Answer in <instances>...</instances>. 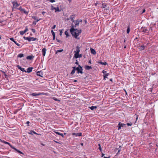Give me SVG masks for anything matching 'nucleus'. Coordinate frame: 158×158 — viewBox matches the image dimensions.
<instances>
[{
    "instance_id": "f257e3e1",
    "label": "nucleus",
    "mask_w": 158,
    "mask_h": 158,
    "mask_svg": "<svg viewBox=\"0 0 158 158\" xmlns=\"http://www.w3.org/2000/svg\"><path fill=\"white\" fill-rule=\"evenodd\" d=\"M70 32L73 36L75 38H77V36L79 35V31L77 29H74L73 27L71 28Z\"/></svg>"
},
{
    "instance_id": "f03ea898",
    "label": "nucleus",
    "mask_w": 158,
    "mask_h": 158,
    "mask_svg": "<svg viewBox=\"0 0 158 158\" xmlns=\"http://www.w3.org/2000/svg\"><path fill=\"white\" fill-rule=\"evenodd\" d=\"M87 22L86 19L80 20V24H81V27L85 28L86 27V24Z\"/></svg>"
},
{
    "instance_id": "7ed1b4c3",
    "label": "nucleus",
    "mask_w": 158,
    "mask_h": 158,
    "mask_svg": "<svg viewBox=\"0 0 158 158\" xmlns=\"http://www.w3.org/2000/svg\"><path fill=\"white\" fill-rule=\"evenodd\" d=\"M76 51H74L75 53L74 57L76 58H77L79 57V46L77 45L76 48Z\"/></svg>"
},
{
    "instance_id": "20e7f679",
    "label": "nucleus",
    "mask_w": 158,
    "mask_h": 158,
    "mask_svg": "<svg viewBox=\"0 0 158 158\" xmlns=\"http://www.w3.org/2000/svg\"><path fill=\"white\" fill-rule=\"evenodd\" d=\"M79 129V128L78 127H77L76 129V130L74 131V132L72 133V135L73 137L79 136V133H78V131Z\"/></svg>"
},
{
    "instance_id": "39448f33",
    "label": "nucleus",
    "mask_w": 158,
    "mask_h": 158,
    "mask_svg": "<svg viewBox=\"0 0 158 158\" xmlns=\"http://www.w3.org/2000/svg\"><path fill=\"white\" fill-rule=\"evenodd\" d=\"M73 69L72 70L71 73V74L73 75L75 71L76 70L77 71V73H79V65H78L77 67V68L76 67H73Z\"/></svg>"
},
{
    "instance_id": "423d86ee",
    "label": "nucleus",
    "mask_w": 158,
    "mask_h": 158,
    "mask_svg": "<svg viewBox=\"0 0 158 158\" xmlns=\"http://www.w3.org/2000/svg\"><path fill=\"white\" fill-rule=\"evenodd\" d=\"M141 30L142 32L145 33H148L149 32L148 30L145 27H141Z\"/></svg>"
},
{
    "instance_id": "0eeeda50",
    "label": "nucleus",
    "mask_w": 158,
    "mask_h": 158,
    "mask_svg": "<svg viewBox=\"0 0 158 158\" xmlns=\"http://www.w3.org/2000/svg\"><path fill=\"white\" fill-rule=\"evenodd\" d=\"M126 124L124 123H121V122H119L118 125V130H120L122 127H123L125 126Z\"/></svg>"
},
{
    "instance_id": "6e6552de",
    "label": "nucleus",
    "mask_w": 158,
    "mask_h": 158,
    "mask_svg": "<svg viewBox=\"0 0 158 158\" xmlns=\"http://www.w3.org/2000/svg\"><path fill=\"white\" fill-rule=\"evenodd\" d=\"M12 4L15 8H16L20 5L16 1L13 2H12Z\"/></svg>"
},
{
    "instance_id": "1a4fd4ad",
    "label": "nucleus",
    "mask_w": 158,
    "mask_h": 158,
    "mask_svg": "<svg viewBox=\"0 0 158 158\" xmlns=\"http://www.w3.org/2000/svg\"><path fill=\"white\" fill-rule=\"evenodd\" d=\"M28 31V28L27 27H26L25 28V29L24 31H21L19 32L20 34L21 35H23L24 34H25L27 31Z\"/></svg>"
},
{
    "instance_id": "9d476101",
    "label": "nucleus",
    "mask_w": 158,
    "mask_h": 158,
    "mask_svg": "<svg viewBox=\"0 0 158 158\" xmlns=\"http://www.w3.org/2000/svg\"><path fill=\"white\" fill-rule=\"evenodd\" d=\"M36 74L37 76L43 77V73L42 71H38L37 72Z\"/></svg>"
},
{
    "instance_id": "9b49d317",
    "label": "nucleus",
    "mask_w": 158,
    "mask_h": 158,
    "mask_svg": "<svg viewBox=\"0 0 158 158\" xmlns=\"http://www.w3.org/2000/svg\"><path fill=\"white\" fill-rule=\"evenodd\" d=\"M17 68L19 69H20L22 71L26 73V71L25 70L24 68H22L19 65L17 66Z\"/></svg>"
},
{
    "instance_id": "f8f14e48",
    "label": "nucleus",
    "mask_w": 158,
    "mask_h": 158,
    "mask_svg": "<svg viewBox=\"0 0 158 158\" xmlns=\"http://www.w3.org/2000/svg\"><path fill=\"white\" fill-rule=\"evenodd\" d=\"M10 40L11 41H13L14 42L15 44L18 46L19 47L20 46V44L19 43H17L14 40V39L13 38H10Z\"/></svg>"
},
{
    "instance_id": "ddd939ff",
    "label": "nucleus",
    "mask_w": 158,
    "mask_h": 158,
    "mask_svg": "<svg viewBox=\"0 0 158 158\" xmlns=\"http://www.w3.org/2000/svg\"><path fill=\"white\" fill-rule=\"evenodd\" d=\"M46 51L47 50L45 48H44L42 49V52L43 56H45Z\"/></svg>"
},
{
    "instance_id": "4468645a",
    "label": "nucleus",
    "mask_w": 158,
    "mask_h": 158,
    "mask_svg": "<svg viewBox=\"0 0 158 158\" xmlns=\"http://www.w3.org/2000/svg\"><path fill=\"white\" fill-rule=\"evenodd\" d=\"M33 69V68L32 67H29L27 69V71H26V72L27 73H30L31 72L32 70V69Z\"/></svg>"
},
{
    "instance_id": "2eb2a0df",
    "label": "nucleus",
    "mask_w": 158,
    "mask_h": 158,
    "mask_svg": "<svg viewBox=\"0 0 158 158\" xmlns=\"http://www.w3.org/2000/svg\"><path fill=\"white\" fill-rule=\"evenodd\" d=\"M2 143H3L5 144H8L12 148L14 147V146H13L10 143L4 140H3Z\"/></svg>"
},
{
    "instance_id": "dca6fc26",
    "label": "nucleus",
    "mask_w": 158,
    "mask_h": 158,
    "mask_svg": "<svg viewBox=\"0 0 158 158\" xmlns=\"http://www.w3.org/2000/svg\"><path fill=\"white\" fill-rule=\"evenodd\" d=\"M12 148L13 149H14L15 151H16L18 153H19V154H23V155L24 154L23 152H21L20 151L18 150L16 148H15L14 147Z\"/></svg>"
},
{
    "instance_id": "f3484780",
    "label": "nucleus",
    "mask_w": 158,
    "mask_h": 158,
    "mask_svg": "<svg viewBox=\"0 0 158 158\" xmlns=\"http://www.w3.org/2000/svg\"><path fill=\"white\" fill-rule=\"evenodd\" d=\"M102 73L103 74V75H105L107 77L109 75V73H107L106 71L104 70H103L102 71Z\"/></svg>"
},
{
    "instance_id": "a211bd4d",
    "label": "nucleus",
    "mask_w": 158,
    "mask_h": 158,
    "mask_svg": "<svg viewBox=\"0 0 158 158\" xmlns=\"http://www.w3.org/2000/svg\"><path fill=\"white\" fill-rule=\"evenodd\" d=\"M29 39L30 40H29L28 41L30 42L31 41H34L37 39V38L29 36Z\"/></svg>"
},
{
    "instance_id": "6ab92c4d",
    "label": "nucleus",
    "mask_w": 158,
    "mask_h": 158,
    "mask_svg": "<svg viewBox=\"0 0 158 158\" xmlns=\"http://www.w3.org/2000/svg\"><path fill=\"white\" fill-rule=\"evenodd\" d=\"M91 53L93 55L96 54V52L95 50L93 48H91L90 49Z\"/></svg>"
},
{
    "instance_id": "aec40b11",
    "label": "nucleus",
    "mask_w": 158,
    "mask_h": 158,
    "mask_svg": "<svg viewBox=\"0 0 158 158\" xmlns=\"http://www.w3.org/2000/svg\"><path fill=\"white\" fill-rule=\"evenodd\" d=\"M41 94V93H32L31 94V95L32 96H39Z\"/></svg>"
},
{
    "instance_id": "412c9836",
    "label": "nucleus",
    "mask_w": 158,
    "mask_h": 158,
    "mask_svg": "<svg viewBox=\"0 0 158 158\" xmlns=\"http://www.w3.org/2000/svg\"><path fill=\"white\" fill-rule=\"evenodd\" d=\"M145 47L146 46L143 45H141V46L139 47V49L140 50L142 51L144 50L145 49Z\"/></svg>"
},
{
    "instance_id": "4be33fe9",
    "label": "nucleus",
    "mask_w": 158,
    "mask_h": 158,
    "mask_svg": "<svg viewBox=\"0 0 158 158\" xmlns=\"http://www.w3.org/2000/svg\"><path fill=\"white\" fill-rule=\"evenodd\" d=\"M92 67L91 66H89L88 65H85V69L87 70H89L91 69H92Z\"/></svg>"
},
{
    "instance_id": "5701e85b",
    "label": "nucleus",
    "mask_w": 158,
    "mask_h": 158,
    "mask_svg": "<svg viewBox=\"0 0 158 158\" xmlns=\"http://www.w3.org/2000/svg\"><path fill=\"white\" fill-rule=\"evenodd\" d=\"M34 56H28L27 57V60H31L33 59Z\"/></svg>"
},
{
    "instance_id": "b1692460",
    "label": "nucleus",
    "mask_w": 158,
    "mask_h": 158,
    "mask_svg": "<svg viewBox=\"0 0 158 158\" xmlns=\"http://www.w3.org/2000/svg\"><path fill=\"white\" fill-rule=\"evenodd\" d=\"M102 5V8H106V10H108L109 7H107L106 5L105 4L103 3Z\"/></svg>"
},
{
    "instance_id": "393cba45",
    "label": "nucleus",
    "mask_w": 158,
    "mask_h": 158,
    "mask_svg": "<svg viewBox=\"0 0 158 158\" xmlns=\"http://www.w3.org/2000/svg\"><path fill=\"white\" fill-rule=\"evenodd\" d=\"M89 108L92 110H94L97 108L96 106H91V107H89Z\"/></svg>"
},
{
    "instance_id": "a878e982",
    "label": "nucleus",
    "mask_w": 158,
    "mask_h": 158,
    "mask_svg": "<svg viewBox=\"0 0 158 158\" xmlns=\"http://www.w3.org/2000/svg\"><path fill=\"white\" fill-rule=\"evenodd\" d=\"M28 133L29 134L31 135H33L34 134H37L35 132L32 130L30 131V132Z\"/></svg>"
},
{
    "instance_id": "bb28decb",
    "label": "nucleus",
    "mask_w": 158,
    "mask_h": 158,
    "mask_svg": "<svg viewBox=\"0 0 158 158\" xmlns=\"http://www.w3.org/2000/svg\"><path fill=\"white\" fill-rule=\"evenodd\" d=\"M99 64H101L102 65H107V64L106 62H99Z\"/></svg>"
},
{
    "instance_id": "cd10ccee",
    "label": "nucleus",
    "mask_w": 158,
    "mask_h": 158,
    "mask_svg": "<svg viewBox=\"0 0 158 158\" xmlns=\"http://www.w3.org/2000/svg\"><path fill=\"white\" fill-rule=\"evenodd\" d=\"M55 133L57 134H58V135L61 136L63 137H64V135L62 133H60L58 132H55Z\"/></svg>"
},
{
    "instance_id": "c85d7f7f",
    "label": "nucleus",
    "mask_w": 158,
    "mask_h": 158,
    "mask_svg": "<svg viewBox=\"0 0 158 158\" xmlns=\"http://www.w3.org/2000/svg\"><path fill=\"white\" fill-rule=\"evenodd\" d=\"M32 18L34 20H36V21L37 22L40 20V19H38L37 17H36L35 16H32Z\"/></svg>"
},
{
    "instance_id": "c756f323",
    "label": "nucleus",
    "mask_w": 158,
    "mask_h": 158,
    "mask_svg": "<svg viewBox=\"0 0 158 158\" xmlns=\"http://www.w3.org/2000/svg\"><path fill=\"white\" fill-rule=\"evenodd\" d=\"M23 56H24V55H23V54H22V53L19 54L18 56V57H19V58H21V57H23Z\"/></svg>"
},
{
    "instance_id": "7c9ffc66",
    "label": "nucleus",
    "mask_w": 158,
    "mask_h": 158,
    "mask_svg": "<svg viewBox=\"0 0 158 158\" xmlns=\"http://www.w3.org/2000/svg\"><path fill=\"white\" fill-rule=\"evenodd\" d=\"M55 12H56L57 11L60 12L61 10L59 9V8L58 7H55Z\"/></svg>"
},
{
    "instance_id": "2f4dec72",
    "label": "nucleus",
    "mask_w": 158,
    "mask_h": 158,
    "mask_svg": "<svg viewBox=\"0 0 158 158\" xmlns=\"http://www.w3.org/2000/svg\"><path fill=\"white\" fill-rule=\"evenodd\" d=\"M83 69L81 67L80 65V73L82 74L83 73Z\"/></svg>"
},
{
    "instance_id": "473e14b6",
    "label": "nucleus",
    "mask_w": 158,
    "mask_h": 158,
    "mask_svg": "<svg viewBox=\"0 0 158 158\" xmlns=\"http://www.w3.org/2000/svg\"><path fill=\"white\" fill-rule=\"evenodd\" d=\"M65 34L66 35V37H68L69 36V32L68 31H66L65 32Z\"/></svg>"
},
{
    "instance_id": "72a5a7b5",
    "label": "nucleus",
    "mask_w": 158,
    "mask_h": 158,
    "mask_svg": "<svg viewBox=\"0 0 158 158\" xmlns=\"http://www.w3.org/2000/svg\"><path fill=\"white\" fill-rule=\"evenodd\" d=\"M130 31V28L129 27H127V34H129V33Z\"/></svg>"
},
{
    "instance_id": "f704fd0d",
    "label": "nucleus",
    "mask_w": 158,
    "mask_h": 158,
    "mask_svg": "<svg viewBox=\"0 0 158 158\" xmlns=\"http://www.w3.org/2000/svg\"><path fill=\"white\" fill-rule=\"evenodd\" d=\"M53 99L55 101H58V102H60V100L58 99L57 98H55L53 97Z\"/></svg>"
},
{
    "instance_id": "c9c22d12",
    "label": "nucleus",
    "mask_w": 158,
    "mask_h": 158,
    "mask_svg": "<svg viewBox=\"0 0 158 158\" xmlns=\"http://www.w3.org/2000/svg\"><path fill=\"white\" fill-rule=\"evenodd\" d=\"M63 49L60 50H58L56 51V54H57L58 52H62L63 51Z\"/></svg>"
},
{
    "instance_id": "e433bc0d",
    "label": "nucleus",
    "mask_w": 158,
    "mask_h": 158,
    "mask_svg": "<svg viewBox=\"0 0 158 158\" xmlns=\"http://www.w3.org/2000/svg\"><path fill=\"white\" fill-rule=\"evenodd\" d=\"M23 38L25 40H30L29 39V37H26L24 36V37H23Z\"/></svg>"
},
{
    "instance_id": "4c0bfd02",
    "label": "nucleus",
    "mask_w": 158,
    "mask_h": 158,
    "mask_svg": "<svg viewBox=\"0 0 158 158\" xmlns=\"http://www.w3.org/2000/svg\"><path fill=\"white\" fill-rule=\"evenodd\" d=\"M18 9L21 11H23V9L21 6Z\"/></svg>"
},
{
    "instance_id": "58836bf2",
    "label": "nucleus",
    "mask_w": 158,
    "mask_h": 158,
    "mask_svg": "<svg viewBox=\"0 0 158 158\" xmlns=\"http://www.w3.org/2000/svg\"><path fill=\"white\" fill-rule=\"evenodd\" d=\"M132 124L131 122H130V123H127V125L128 126H131L132 125Z\"/></svg>"
},
{
    "instance_id": "ea45409f",
    "label": "nucleus",
    "mask_w": 158,
    "mask_h": 158,
    "mask_svg": "<svg viewBox=\"0 0 158 158\" xmlns=\"http://www.w3.org/2000/svg\"><path fill=\"white\" fill-rule=\"evenodd\" d=\"M51 10H55V7H54L53 6H51Z\"/></svg>"
},
{
    "instance_id": "a19ab883",
    "label": "nucleus",
    "mask_w": 158,
    "mask_h": 158,
    "mask_svg": "<svg viewBox=\"0 0 158 158\" xmlns=\"http://www.w3.org/2000/svg\"><path fill=\"white\" fill-rule=\"evenodd\" d=\"M51 33H52L53 36L55 35V33L53 31V30H51Z\"/></svg>"
},
{
    "instance_id": "79ce46f5",
    "label": "nucleus",
    "mask_w": 158,
    "mask_h": 158,
    "mask_svg": "<svg viewBox=\"0 0 158 158\" xmlns=\"http://www.w3.org/2000/svg\"><path fill=\"white\" fill-rule=\"evenodd\" d=\"M23 11L25 14H26L27 15L28 14V12L26 11L24 9H23Z\"/></svg>"
},
{
    "instance_id": "37998d69",
    "label": "nucleus",
    "mask_w": 158,
    "mask_h": 158,
    "mask_svg": "<svg viewBox=\"0 0 158 158\" xmlns=\"http://www.w3.org/2000/svg\"><path fill=\"white\" fill-rule=\"evenodd\" d=\"M98 145L99 147V150H100V151H102V148H101V145H100V144H98Z\"/></svg>"
},
{
    "instance_id": "c03bdc74",
    "label": "nucleus",
    "mask_w": 158,
    "mask_h": 158,
    "mask_svg": "<svg viewBox=\"0 0 158 158\" xmlns=\"http://www.w3.org/2000/svg\"><path fill=\"white\" fill-rule=\"evenodd\" d=\"M72 16H71L70 17V18L69 19H70L71 21H73V22H74L73 21V18H72Z\"/></svg>"
},
{
    "instance_id": "a18cd8bd",
    "label": "nucleus",
    "mask_w": 158,
    "mask_h": 158,
    "mask_svg": "<svg viewBox=\"0 0 158 158\" xmlns=\"http://www.w3.org/2000/svg\"><path fill=\"white\" fill-rule=\"evenodd\" d=\"M62 34V30H60V35H61Z\"/></svg>"
},
{
    "instance_id": "49530a36",
    "label": "nucleus",
    "mask_w": 158,
    "mask_h": 158,
    "mask_svg": "<svg viewBox=\"0 0 158 158\" xmlns=\"http://www.w3.org/2000/svg\"><path fill=\"white\" fill-rule=\"evenodd\" d=\"M37 21H33L32 23V24L34 25H35L36 24Z\"/></svg>"
},
{
    "instance_id": "de8ad7c7",
    "label": "nucleus",
    "mask_w": 158,
    "mask_h": 158,
    "mask_svg": "<svg viewBox=\"0 0 158 158\" xmlns=\"http://www.w3.org/2000/svg\"><path fill=\"white\" fill-rule=\"evenodd\" d=\"M31 31L34 33H35V30L34 29H31Z\"/></svg>"
},
{
    "instance_id": "09e8293b",
    "label": "nucleus",
    "mask_w": 158,
    "mask_h": 158,
    "mask_svg": "<svg viewBox=\"0 0 158 158\" xmlns=\"http://www.w3.org/2000/svg\"><path fill=\"white\" fill-rule=\"evenodd\" d=\"M51 2H55V0H49Z\"/></svg>"
},
{
    "instance_id": "8fccbe9b",
    "label": "nucleus",
    "mask_w": 158,
    "mask_h": 158,
    "mask_svg": "<svg viewBox=\"0 0 158 158\" xmlns=\"http://www.w3.org/2000/svg\"><path fill=\"white\" fill-rule=\"evenodd\" d=\"M56 40H57V41L58 42H59V43H61V41L57 39V38L56 39Z\"/></svg>"
},
{
    "instance_id": "3c124183",
    "label": "nucleus",
    "mask_w": 158,
    "mask_h": 158,
    "mask_svg": "<svg viewBox=\"0 0 158 158\" xmlns=\"http://www.w3.org/2000/svg\"><path fill=\"white\" fill-rule=\"evenodd\" d=\"M4 75L5 76V78H7V75L5 73Z\"/></svg>"
},
{
    "instance_id": "603ef678",
    "label": "nucleus",
    "mask_w": 158,
    "mask_h": 158,
    "mask_svg": "<svg viewBox=\"0 0 158 158\" xmlns=\"http://www.w3.org/2000/svg\"><path fill=\"white\" fill-rule=\"evenodd\" d=\"M56 27V25H54L53 27H52V29H55Z\"/></svg>"
},
{
    "instance_id": "864d4df0",
    "label": "nucleus",
    "mask_w": 158,
    "mask_h": 158,
    "mask_svg": "<svg viewBox=\"0 0 158 158\" xmlns=\"http://www.w3.org/2000/svg\"><path fill=\"white\" fill-rule=\"evenodd\" d=\"M103 77H104V79L105 80H106V78H107V76H105V75H103Z\"/></svg>"
},
{
    "instance_id": "5fc2aeb1",
    "label": "nucleus",
    "mask_w": 158,
    "mask_h": 158,
    "mask_svg": "<svg viewBox=\"0 0 158 158\" xmlns=\"http://www.w3.org/2000/svg\"><path fill=\"white\" fill-rule=\"evenodd\" d=\"M75 64H78V61H77V60H76V62H75Z\"/></svg>"
},
{
    "instance_id": "6e6d98bb",
    "label": "nucleus",
    "mask_w": 158,
    "mask_h": 158,
    "mask_svg": "<svg viewBox=\"0 0 158 158\" xmlns=\"http://www.w3.org/2000/svg\"><path fill=\"white\" fill-rule=\"evenodd\" d=\"M145 9H143V12H142V13H143L145 12Z\"/></svg>"
},
{
    "instance_id": "4d7b16f0",
    "label": "nucleus",
    "mask_w": 158,
    "mask_h": 158,
    "mask_svg": "<svg viewBox=\"0 0 158 158\" xmlns=\"http://www.w3.org/2000/svg\"><path fill=\"white\" fill-rule=\"evenodd\" d=\"M55 35L53 36V40H55Z\"/></svg>"
},
{
    "instance_id": "13d9d810",
    "label": "nucleus",
    "mask_w": 158,
    "mask_h": 158,
    "mask_svg": "<svg viewBox=\"0 0 158 158\" xmlns=\"http://www.w3.org/2000/svg\"><path fill=\"white\" fill-rule=\"evenodd\" d=\"M45 13V12L44 11H42V14L44 15V14Z\"/></svg>"
},
{
    "instance_id": "bf43d9fd",
    "label": "nucleus",
    "mask_w": 158,
    "mask_h": 158,
    "mask_svg": "<svg viewBox=\"0 0 158 158\" xmlns=\"http://www.w3.org/2000/svg\"><path fill=\"white\" fill-rule=\"evenodd\" d=\"M104 158H110V156H108V157H106V156H104Z\"/></svg>"
},
{
    "instance_id": "052dcab7",
    "label": "nucleus",
    "mask_w": 158,
    "mask_h": 158,
    "mask_svg": "<svg viewBox=\"0 0 158 158\" xmlns=\"http://www.w3.org/2000/svg\"><path fill=\"white\" fill-rule=\"evenodd\" d=\"M104 154L103 153H102V157H104Z\"/></svg>"
},
{
    "instance_id": "680f3d73",
    "label": "nucleus",
    "mask_w": 158,
    "mask_h": 158,
    "mask_svg": "<svg viewBox=\"0 0 158 158\" xmlns=\"http://www.w3.org/2000/svg\"><path fill=\"white\" fill-rule=\"evenodd\" d=\"M89 63V64H91L92 63H91V60H89V62H88Z\"/></svg>"
},
{
    "instance_id": "e2e57ef3",
    "label": "nucleus",
    "mask_w": 158,
    "mask_h": 158,
    "mask_svg": "<svg viewBox=\"0 0 158 158\" xmlns=\"http://www.w3.org/2000/svg\"><path fill=\"white\" fill-rule=\"evenodd\" d=\"M120 150H118V152H117V154H118V153L120 152Z\"/></svg>"
},
{
    "instance_id": "0e129e2a",
    "label": "nucleus",
    "mask_w": 158,
    "mask_h": 158,
    "mask_svg": "<svg viewBox=\"0 0 158 158\" xmlns=\"http://www.w3.org/2000/svg\"><path fill=\"white\" fill-rule=\"evenodd\" d=\"M82 55L81 54H80V58L82 57Z\"/></svg>"
},
{
    "instance_id": "69168bd1",
    "label": "nucleus",
    "mask_w": 158,
    "mask_h": 158,
    "mask_svg": "<svg viewBox=\"0 0 158 158\" xmlns=\"http://www.w3.org/2000/svg\"><path fill=\"white\" fill-rule=\"evenodd\" d=\"M82 134L80 132V136H81L82 135Z\"/></svg>"
},
{
    "instance_id": "338daca9",
    "label": "nucleus",
    "mask_w": 158,
    "mask_h": 158,
    "mask_svg": "<svg viewBox=\"0 0 158 158\" xmlns=\"http://www.w3.org/2000/svg\"><path fill=\"white\" fill-rule=\"evenodd\" d=\"M30 123V122L29 121H27L26 123L27 124H29Z\"/></svg>"
},
{
    "instance_id": "774afa93",
    "label": "nucleus",
    "mask_w": 158,
    "mask_h": 158,
    "mask_svg": "<svg viewBox=\"0 0 158 158\" xmlns=\"http://www.w3.org/2000/svg\"><path fill=\"white\" fill-rule=\"evenodd\" d=\"M80 144H81V146H83V143H80Z\"/></svg>"
}]
</instances>
